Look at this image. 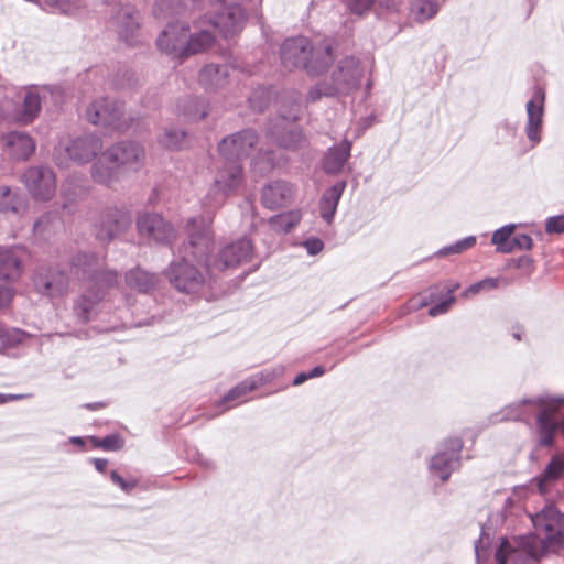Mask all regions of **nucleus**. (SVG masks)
Returning a JSON list of instances; mask_svg holds the SVG:
<instances>
[{
    "instance_id": "f257e3e1",
    "label": "nucleus",
    "mask_w": 564,
    "mask_h": 564,
    "mask_svg": "<svg viewBox=\"0 0 564 564\" xmlns=\"http://www.w3.org/2000/svg\"><path fill=\"white\" fill-rule=\"evenodd\" d=\"M531 522L534 534L501 539L495 554L498 564H530L564 547V516L554 506L532 514Z\"/></svg>"
},
{
    "instance_id": "f03ea898",
    "label": "nucleus",
    "mask_w": 564,
    "mask_h": 564,
    "mask_svg": "<svg viewBox=\"0 0 564 564\" xmlns=\"http://www.w3.org/2000/svg\"><path fill=\"white\" fill-rule=\"evenodd\" d=\"M523 421L528 422L535 416L538 443L542 447L554 444L556 432L564 437V397L542 393L519 400ZM564 478V452L554 455L543 473L535 478L538 489L546 494Z\"/></svg>"
},
{
    "instance_id": "7ed1b4c3",
    "label": "nucleus",
    "mask_w": 564,
    "mask_h": 564,
    "mask_svg": "<svg viewBox=\"0 0 564 564\" xmlns=\"http://www.w3.org/2000/svg\"><path fill=\"white\" fill-rule=\"evenodd\" d=\"M186 230L188 246L180 250L181 259L171 262L165 274L177 291L196 293L212 278L205 265L206 253L213 246L210 219L203 216L189 218Z\"/></svg>"
},
{
    "instance_id": "20e7f679",
    "label": "nucleus",
    "mask_w": 564,
    "mask_h": 564,
    "mask_svg": "<svg viewBox=\"0 0 564 564\" xmlns=\"http://www.w3.org/2000/svg\"><path fill=\"white\" fill-rule=\"evenodd\" d=\"M69 274L73 279L86 283L75 304V311L82 321L88 322L108 291L118 285L120 275L116 270L105 267L104 258L95 252H78L72 256Z\"/></svg>"
},
{
    "instance_id": "39448f33",
    "label": "nucleus",
    "mask_w": 564,
    "mask_h": 564,
    "mask_svg": "<svg viewBox=\"0 0 564 564\" xmlns=\"http://www.w3.org/2000/svg\"><path fill=\"white\" fill-rule=\"evenodd\" d=\"M280 56L285 68L302 67L311 75L323 73L334 59L330 41L325 40L316 45L305 36L285 40Z\"/></svg>"
},
{
    "instance_id": "423d86ee",
    "label": "nucleus",
    "mask_w": 564,
    "mask_h": 564,
    "mask_svg": "<svg viewBox=\"0 0 564 564\" xmlns=\"http://www.w3.org/2000/svg\"><path fill=\"white\" fill-rule=\"evenodd\" d=\"M261 0H213L204 15L208 25L224 37H232L242 31L248 14Z\"/></svg>"
},
{
    "instance_id": "0eeeda50",
    "label": "nucleus",
    "mask_w": 564,
    "mask_h": 564,
    "mask_svg": "<svg viewBox=\"0 0 564 564\" xmlns=\"http://www.w3.org/2000/svg\"><path fill=\"white\" fill-rule=\"evenodd\" d=\"M102 140L93 133L62 140L55 149V162L66 166L68 161L77 164L90 162L102 150Z\"/></svg>"
},
{
    "instance_id": "6e6552de",
    "label": "nucleus",
    "mask_w": 564,
    "mask_h": 564,
    "mask_svg": "<svg viewBox=\"0 0 564 564\" xmlns=\"http://www.w3.org/2000/svg\"><path fill=\"white\" fill-rule=\"evenodd\" d=\"M243 183V170L240 163L224 162L216 172L214 182L206 195V205L209 208L221 206L226 197L236 193Z\"/></svg>"
},
{
    "instance_id": "1a4fd4ad",
    "label": "nucleus",
    "mask_w": 564,
    "mask_h": 564,
    "mask_svg": "<svg viewBox=\"0 0 564 564\" xmlns=\"http://www.w3.org/2000/svg\"><path fill=\"white\" fill-rule=\"evenodd\" d=\"M206 253L205 265L209 275L225 269H232L251 260L253 256V245L250 239L241 238L236 241L224 245L215 256Z\"/></svg>"
},
{
    "instance_id": "9d476101",
    "label": "nucleus",
    "mask_w": 564,
    "mask_h": 564,
    "mask_svg": "<svg viewBox=\"0 0 564 564\" xmlns=\"http://www.w3.org/2000/svg\"><path fill=\"white\" fill-rule=\"evenodd\" d=\"M52 102L58 106L64 101V90L59 86H43L29 88L22 101V107L13 115L20 123H31L40 113L42 104Z\"/></svg>"
},
{
    "instance_id": "9b49d317",
    "label": "nucleus",
    "mask_w": 564,
    "mask_h": 564,
    "mask_svg": "<svg viewBox=\"0 0 564 564\" xmlns=\"http://www.w3.org/2000/svg\"><path fill=\"white\" fill-rule=\"evenodd\" d=\"M105 160L121 172H137L145 161L144 148L133 141H122L105 150Z\"/></svg>"
},
{
    "instance_id": "f8f14e48",
    "label": "nucleus",
    "mask_w": 564,
    "mask_h": 564,
    "mask_svg": "<svg viewBox=\"0 0 564 564\" xmlns=\"http://www.w3.org/2000/svg\"><path fill=\"white\" fill-rule=\"evenodd\" d=\"M362 68L357 58L350 56L338 62L330 75V94L347 96L360 86Z\"/></svg>"
},
{
    "instance_id": "ddd939ff",
    "label": "nucleus",
    "mask_w": 564,
    "mask_h": 564,
    "mask_svg": "<svg viewBox=\"0 0 564 564\" xmlns=\"http://www.w3.org/2000/svg\"><path fill=\"white\" fill-rule=\"evenodd\" d=\"M462 448L463 442L460 438L446 440L432 456L429 464L430 471L442 481L448 480L452 473L460 465Z\"/></svg>"
},
{
    "instance_id": "4468645a",
    "label": "nucleus",
    "mask_w": 564,
    "mask_h": 564,
    "mask_svg": "<svg viewBox=\"0 0 564 564\" xmlns=\"http://www.w3.org/2000/svg\"><path fill=\"white\" fill-rule=\"evenodd\" d=\"M86 117L90 123L111 130H122L127 127L122 105L109 98L94 100L86 110Z\"/></svg>"
},
{
    "instance_id": "2eb2a0df",
    "label": "nucleus",
    "mask_w": 564,
    "mask_h": 564,
    "mask_svg": "<svg viewBox=\"0 0 564 564\" xmlns=\"http://www.w3.org/2000/svg\"><path fill=\"white\" fill-rule=\"evenodd\" d=\"M300 106L294 102L288 113H282L269 129L270 138L281 148L297 149L304 142L301 130L294 124L297 120Z\"/></svg>"
},
{
    "instance_id": "dca6fc26",
    "label": "nucleus",
    "mask_w": 564,
    "mask_h": 564,
    "mask_svg": "<svg viewBox=\"0 0 564 564\" xmlns=\"http://www.w3.org/2000/svg\"><path fill=\"white\" fill-rule=\"evenodd\" d=\"M21 181L37 200H50L56 192V176L48 166H30L21 176Z\"/></svg>"
},
{
    "instance_id": "f3484780",
    "label": "nucleus",
    "mask_w": 564,
    "mask_h": 564,
    "mask_svg": "<svg viewBox=\"0 0 564 564\" xmlns=\"http://www.w3.org/2000/svg\"><path fill=\"white\" fill-rule=\"evenodd\" d=\"M131 224L132 216L127 209L109 207L100 213L96 221V238L109 242L124 234Z\"/></svg>"
},
{
    "instance_id": "a211bd4d",
    "label": "nucleus",
    "mask_w": 564,
    "mask_h": 564,
    "mask_svg": "<svg viewBox=\"0 0 564 564\" xmlns=\"http://www.w3.org/2000/svg\"><path fill=\"white\" fill-rule=\"evenodd\" d=\"M257 142V132L243 129L223 138L218 143V152L224 161L239 163L250 154Z\"/></svg>"
},
{
    "instance_id": "6ab92c4d",
    "label": "nucleus",
    "mask_w": 564,
    "mask_h": 564,
    "mask_svg": "<svg viewBox=\"0 0 564 564\" xmlns=\"http://www.w3.org/2000/svg\"><path fill=\"white\" fill-rule=\"evenodd\" d=\"M140 236L156 243L170 245L176 238L174 227L156 213H144L137 219Z\"/></svg>"
},
{
    "instance_id": "aec40b11",
    "label": "nucleus",
    "mask_w": 564,
    "mask_h": 564,
    "mask_svg": "<svg viewBox=\"0 0 564 564\" xmlns=\"http://www.w3.org/2000/svg\"><path fill=\"white\" fill-rule=\"evenodd\" d=\"M188 25L181 22L169 23L156 40L160 51L173 57L188 56Z\"/></svg>"
},
{
    "instance_id": "412c9836",
    "label": "nucleus",
    "mask_w": 564,
    "mask_h": 564,
    "mask_svg": "<svg viewBox=\"0 0 564 564\" xmlns=\"http://www.w3.org/2000/svg\"><path fill=\"white\" fill-rule=\"evenodd\" d=\"M545 91L541 87H535L531 99L525 104L527 122L525 135L531 142V148L541 142V132L544 116Z\"/></svg>"
},
{
    "instance_id": "4be33fe9",
    "label": "nucleus",
    "mask_w": 564,
    "mask_h": 564,
    "mask_svg": "<svg viewBox=\"0 0 564 564\" xmlns=\"http://www.w3.org/2000/svg\"><path fill=\"white\" fill-rule=\"evenodd\" d=\"M70 276L58 268L40 271L34 276V288L41 295L55 299L65 295L69 290Z\"/></svg>"
},
{
    "instance_id": "5701e85b",
    "label": "nucleus",
    "mask_w": 564,
    "mask_h": 564,
    "mask_svg": "<svg viewBox=\"0 0 564 564\" xmlns=\"http://www.w3.org/2000/svg\"><path fill=\"white\" fill-rule=\"evenodd\" d=\"M295 195L294 186L282 180L271 181L261 191V204L268 209L282 208L292 203Z\"/></svg>"
},
{
    "instance_id": "b1692460",
    "label": "nucleus",
    "mask_w": 564,
    "mask_h": 564,
    "mask_svg": "<svg viewBox=\"0 0 564 564\" xmlns=\"http://www.w3.org/2000/svg\"><path fill=\"white\" fill-rule=\"evenodd\" d=\"M26 250L22 246L0 247V280L14 281L23 270Z\"/></svg>"
},
{
    "instance_id": "393cba45",
    "label": "nucleus",
    "mask_w": 564,
    "mask_h": 564,
    "mask_svg": "<svg viewBox=\"0 0 564 564\" xmlns=\"http://www.w3.org/2000/svg\"><path fill=\"white\" fill-rule=\"evenodd\" d=\"M113 24L118 35L129 45L134 44V35L139 29V15L130 7H121L113 17Z\"/></svg>"
},
{
    "instance_id": "a878e982",
    "label": "nucleus",
    "mask_w": 564,
    "mask_h": 564,
    "mask_svg": "<svg viewBox=\"0 0 564 564\" xmlns=\"http://www.w3.org/2000/svg\"><path fill=\"white\" fill-rule=\"evenodd\" d=\"M215 41V35L207 20L202 17L194 22V32L188 30L187 53L197 54L209 48Z\"/></svg>"
},
{
    "instance_id": "bb28decb",
    "label": "nucleus",
    "mask_w": 564,
    "mask_h": 564,
    "mask_svg": "<svg viewBox=\"0 0 564 564\" xmlns=\"http://www.w3.org/2000/svg\"><path fill=\"white\" fill-rule=\"evenodd\" d=\"M6 148L11 158L25 161L33 154L35 142L25 132L12 131L6 135Z\"/></svg>"
},
{
    "instance_id": "cd10ccee",
    "label": "nucleus",
    "mask_w": 564,
    "mask_h": 564,
    "mask_svg": "<svg viewBox=\"0 0 564 564\" xmlns=\"http://www.w3.org/2000/svg\"><path fill=\"white\" fill-rule=\"evenodd\" d=\"M346 188V182L340 181L326 189L319 200V215L326 224H332L338 203Z\"/></svg>"
},
{
    "instance_id": "c85d7f7f",
    "label": "nucleus",
    "mask_w": 564,
    "mask_h": 564,
    "mask_svg": "<svg viewBox=\"0 0 564 564\" xmlns=\"http://www.w3.org/2000/svg\"><path fill=\"white\" fill-rule=\"evenodd\" d=\"M230 67L226 64H208L199 72V84L207 90L221 88L226 85Z\"/></svg>"
},
{
    "instance_id": "c756f323",
    "label": "nucleus",
    "mask_w": 564,
    "mask_h": 564,
    "mask_svg": "<svg viewBox=\"0 0 564 564\" xmlns=\"http://www.w3.org/2000/svg\"><path fill=\"white\" fill-rule=\"evenodd\" d=\"M176 113L186 121L195 122L207 116L208 105L202 98L189 96L177 102Z\"/></svg>"
},
{
    "instance_id": "7c9ffc66",
    "label": "nucleus",
    "mask_w": 564,
    "mask_h": 564,
    "mask_svg": "<svg viewBox=\"0 0 564 564\" xmlns=\"http://www.w3.org/2000/svg\"><path fill=\"white\" fill-rule=\"evenodd\" d=\"M351 142L345 139L338 145L332 147L324 158V170L328 174L339 173L350 156Z\"/></svg>"
},
{
    "instance_id": "2f4dec72",
    "label": "nucleus",
    "mask_w": 564,
    "mask_h": 564,
    "mask_svg": "<svg viewBox=\"0 0 564 564\" xmlns=\"http://www.w3.org/2000/svg\"><path fill=\"white\" fill-rule=\"evenodd\" d=\"M26 207V198L21 192L9 186H0V213L19 214Z\"/></svg>"
},
{
    "instance_id": "473e14b6",
    "label": "nucleus",
    "mask_w": 564,
    "mask_h": 564,
    "mask_svg": "<svg viewBox=\"0 0 564 564\" xmlns=\"http://www.w3.org/2000/svg\"><path fill=\"white\" fill-rule=\"evenodd\" d=\"M119 172H121L118 167L110 164L105 160V151L101 153V156L91 166V177L93 180L106 186L112 185L119 178Z\"/></svg>"
},
{
    "instance_id": "72a5a7b5",
    "label": "nucleus",
    "mask_w": 564,
    "mask_h": 564,
    "mask_svg": "<svg viewBox=\"0 0 564 564\" xmlns=\"http://www.w3.org/2000/svg\"><path fill=\"white\" fill-rule=\"evenodd\" d=\"M158 276L143 271L139 268L132 269L126 273L127 285L138 292L145 293L155 286Z\"/></svg>"
},
{
    "instance_id": "f704fd0d",
    "label": "nucleus",
    "mask_w": 564,
    "mask_h": 564,
    "mask_svg": "<svg viewBox=\"0 0 564 564\" xmlns=\"http://www.w3.org/2000/svg\"><path fill=\"white\" fill-rule=\"evenodd\" d=\"M302 219V213L299 209L278 214L269 219L272 230L279 234H286L293 229Z\"/></svg>"
},
{
    "instance_id": "c9c22d12",
    "label": "nucleus",
    "mask_w": 564,
    "mask_h": 564,
    "mask_svg": "<svg viewBox=\"0 0 564 564\" xmlns=\"http://www.w3.org/2000/svg\"><path fill=\"white\" fill-rule=\"evenodd\" d=\"M517 225L508 224L494 231L491 243L496 246V250L500 253H511V236L514 232Z\"/></svg>"
},
{
    "instance_id": "e433bc0d",
    "label": "nucleus",
    "mask_w": 564,
    "mask_h": 564,
    "mask_svg": "<svg viewBox=\"0 0 564 564\" xmlns=\"http://www.w3.org/2000/svg\"><path fill=\"white\" fill-rule=\"evenodd\" d=\"M440 8V0H414L411 6V12L419 22H424L433 18Z\"/></svg>"
},
{
    "instance_id": "4c0bfd02",
    "label": "nucleus",
    "mask_w": 564,
    "mask_h": 564,
    "mask_svg": "<svg viewBox=\"0 0 564 564\" xmlns=\"http://www.w3.org/2000/svg\"><path fill=\"white\" fill-rule=\"evenodd\" d=\"M186 132L182 129L167 128L160 137L159 142L172 150L182 149L186 143Z\"/></svg>"
},
{
    "instance_id": "58836bf2",
    "label": "nucleus",
    "mask_w": 564,
    "mask_h": 564,
    "mask_svg": "<svg viewBox=\"0 0 564 564\" xmlns=\"http://www.w3.org/2000/svg\"><path fill=\"white\" fill-rule=\"evenodd\" d=\"M182 8V0H156L153 12L158 19H166L180 14Z\"/></svg>"
},
{
    "instance_id": "ea45409f",
    "label": "nucleus",
    "mask_w": 564,
    "mask_h": 564,
    "mask_svg": "<svg viewBox=\"0 0 564 564\" xmlns=\"http://www.w3.org/2000/svg\"><path fill=\"white\" fill-rule=\"evenodd\" d=\"M253 391L252 384L249 383L248 379H245L236 387L230 389L227 394L219 401L218 405H226V409L231 408L230 403H239L240 398L245 397L248 392Z\"/></svg>"
},
{
    "instance_id": "a19ab883",
    "label": "nucleus",
    "mask_w": 564,
    "mask_h": 564,
    "mask_svg": "<svg viewBox=\"0 0 564 564\" xmlns=\"http://www.w3.org/2000/svg\"><path fill=\"white\" fill-rule=\"evenodd\" d=\"M501 278H485L471 285H469L463 293L462 296L469 299L481 292H489L499 286Z\"/></svg>"
},
{
    "instance_id": "79ce46f5",
    "label": "nucleus",
    "mask_w": 564,
    "mask_h": 564,
    "mask_svg": "<svg viewBox=\"0 0 564 564\" xmlns=\"http://www.w3.org/2000/svg\"><path fill=\"white\" fill-rule=\"evenodd\" d=\"M44 6L53 11L73 14L82 6V0H44Z\"/></svg>"
},
{
    "instance_id": "37998d69",
    "label": "nucleus",
    "mask_w": 564,
    "mask_h": 564,
    "mask_svg": "<svg viewBox=\"0 0 564 564\" xmlns=\"http://www.w3.org/2000/svg\"><path fill=\"white\" fill-rule=\"evenodd\" d=\"M475 243H476V237L468 236V237H465V238L456 241L455 243H453L451 246L441 248L436 254H438L441 257H445L448 254H458V253H462L463 251L471 248Z\"/></svg>"
},
{
    "instance_id": "c03bdc74",
    "label": "nucleus",
    "mask_w": 564,
    "mask_h": 564,
    "mask_svg": "<svg viewBox=\"0 0 564 564\" xmlns=\"http://www.w3.org/2000/svg\"><path fill=\"white\" fill-rule=\"evenodd\" d=\"M330 83L329 82H321L313 86L307 95V102H316L323 97H337L336 94H330Z\"/></svg>"
},
{
    "instance_id": "a18cd8bd",
    "label": "nucleus",
    "mask_w": 564,
    "mask_h": 564,
    "mask_svg": "<svg viewBox=\"0 0 564 564\" xmlns=\"http://www.w3.org/2000/svg\"><path fill=\"white\" fill-rule=\"evenodd\" d=\"M96 447H100L105 451H118L123 445V440L118 434H110L104 438H91Z\"/></svg>"
},
{
    "instance_id": "49530a36",
    "label": "nucleus",
    "mask_w": 564,
    "mask_h": 564,
    "mask_svg": "<svg viewBox=\"0 0 564 564\" xmlns=\"http://www.w3.org/2000/svg\"><path fill=\"white\" fill-rule=\"evenodd\" d=\"M521 406L519 401L506 405L498 414L500 417L497 421H523Z\"/></svg>"
},
{
    "instance_id": "de8ad7c7",
    "label": "nucleus",
    "mask_w": 564,
    "mask_h": 564,
    "mask_svg": "<svg viewBox=\"0 0 564 564\" xmlns=\"http://www.w3.org/2000/svg\"><path fill=\"white\" fill-rule=\"evenodd\" d=\"M270 99V93L267 89H259L249 97L250 107L257 111H263Z\"/></svg>"
},
{
    "instance_id": "09e8293b",
    "label": "nucleus",
    "mask_w": 564,
    "mask_h": 564,
    "mask_svg": "<svg viewBox=\"0 0 564 564\" xmlns=\"http://www.w3.org/2000/svg\"><path fill=\"white\" fill-rule=\"evenodd\" d=\"M278 373L273 370L260 371L256 375L250 376L248 379L249 383L252 384V389L256 390L269 382H271Z\"/></svg>"
},
{
    "instance_id": "8fccbe9b",
    "label": "nucleus",
    "mask_w": 564,
    "mask_h": 564,
    "mask_svg": "<svg viewBox=\"0 0 564 564\" xmlns=\"http://www.w3.org/2000/svg\"><path fill=\"white\" fill-rule=\"evenodd\" d=\"M375 0H345L347 8L355 14L361 15L372 7Z\"/></svg>"
},
{
    "instance_id": "3c124183",
    "label": "nucleus",
    "mask_w": 564,
    "mask_h": 564,
    "mask_svg": "<svg viewBox=\"0 0 564 564\" xmlns=\"http://www.w3.org/2000/svg\"><path fill=\"white\" fill-rule=\"evenodd\" d=\"M455 302L454 295H448L441 302L436 303L435 305L431 306L429 310V315L432 317L445 314L452 304Z\"/></svg>"
},
{
    "instance_id": "603ef678",
    "label": "nucleus",
    "mask_w": 564,
    "mask_h": 564,
    "mask_svg": "<svg viewBox=\"0 0 564 564\" xmlns=\"http://www.w3.org/2000/svg\"><path fill=\"white\" fill-rule=\"evenodd\" d=\"M545 230L547 234L564 232V215L552 216L546 219Z\"/></svg>"
},
{
    "instance_id": "864d4df0",
    "label": "nucleus",
    "mask_w": 564,
    "mask_h": 564,
    "mask_svg": "<svg viewBox=\"0 0 564 564\" xmlns=\"http://www.w3.org/2000/svg\"><path fill=\"white\" fill-rule=\"evenodd\" d=\"M512 251L514 250H531L533 247V240L529 235L522 234L511 239Z\"/></svg>"
},
{
    "instance_id": "5fc2aeb1",
    "label": "nucleus",
    "mask_w": 564,
    "mask_h": 564,
    "mask_svg": "<svg viewBox=\"0 0 564 564\" xmlns=\"http://www.w3.org/2000/svg\"><path fill=\"white\" fill-rule=\"evenodd\" d=\"M302 245L310 256L318 254L324 248V242L317 237H310Z\"/></svg>"
},
{
    "instance_id": "6e6d98bb",
    "label": "nucleus",
    "mask_w": 564,
    "mask_h": 564,
    "mask_svg": "<svg viewBox=\"0 0 564 564\" xmlns=\"http://www.w3.org/2000/svg\"><path fill=\"white\" fill-rule=\"evenodd\" d=\"M110 479L124 492H130L137 485L135 480H124L116 470L110 473Z\"/></svg>"
},
{
    "instance_id": "4d7b16f0",
    "label": "nucleus",
    "mask_w": 564,
    "mask_h": 564,
    "mask_svg": "<svg viewBox=\"0 0 564 564\" xmlns=\"http://www.w3.org/2000/svg\"><path fill=\"white\" fill-rule=\"evenodd\" d=\"M265 156V161L263 162V166H259L260 165V160L262 158V154L259 153L253 160H252V165L254 169H259L260 172H267V171H270L273 166H274V160L272 158V154L271 153H264L263 154Z\"/></svg>"
},
{
    "instance_id": "13d9d810",
    "label": "nucleus",
    "mask_w": 564,
    "mask_h": 564,
    "mask_svg": "<svg viewBox=\"0 0 564 564\" xmlns=\"http://www.w3.org/2000/svg\"><path fill=\"white\" fill-rule=\"evenodd\" d=\"M26 334L19 329H13L11 332L7 330V335L4 337V341H0L2 345L13 346L22 341L23 337Z\"/></svg>"
},
{
    "instance_id": "bf43d9fd",
    "label": "nucleus",
    "mask_w": 564,
    "mask_h": 564,
    "mask_svg": "<svg viewBox=\"0 0 564 564\" xmlns=\"http://www.w3.org/2000/svg\"><path fill=\"white\" fill-rule=\"evenodd\" d=\"M497 129L498 131L513 138L517 133V123L510 120H503L497 126Z\"/></svg>"
},
{
    "instance_id": "052dcab7",
    "label": "nucleus",
    "mask_w": 564,
    "mask_h": 564,
    "mask_svg": "<svg viewBox=\"0 0 564 564\" xmlns=\"http://www.w3.org/2000/svg\"><path fill=\"white\" fill-rule=\"evenodd\" d=\"M13 297V291L10 286H0V308L9 305Z\"/></svg>"
},
{
    "instance_id": "680f3d73",
    "label": "nucleus",
    "mask_w": 564,
    "mask_h": 564,
    "mask_svg": "<svg viewBox=\"0 0 564 564\" xmlns=\"http://www.w3.org/2000/svg\"><path fill=\"white\" fill-rule=\"evenodd\" d=\"M53 215H43L40 219L34 223V231L41 234L45 230L46 226L51 223Z\"/></svg>"
},
{
    "instance_id": "e2e57ef3",
    "label": "nucleus",
    "mask_w": 564,
    "mask_h": 564,
    "mask_svg": "<svg viewBox=\"0 0 564 564\" xmlns=\"http://www.w3.org/2000/svg\"><path fill=\"white\" fill-rule=\"evenodd\" d=\"M533 259L529 256H521L516 260V267L519 269H531Z\"/></svg>"
},
{
    "instance_id": "0e129e2a",
    "label": "nucleus",
    "mask_w": 564,
    "mask_h": 564,
    "mask_svg": "<svg viewBox=\"0 0 564 564\" xmlns=\"http://www.w3.org/2000/svg\"><path fill=\"white\" fill-rule=\"evenodd\" d=\"M30 394H4L0 393V404L7 403L9 401H18L29 398Z\"/></svg>"
},
{
    "instance_id": "69168bd1",
    "label": "nucleus",
    "mask_w": 564,
    "mask_h": 564,
    "mask_svg": "<svg viewBox=\"0 0 564 564\" xmlns=\"http://www.w3.org/2000/svg\"><path fill=\"white\" fill-rule=\"evenodd\" d=\"M486 544H487V542H485L484 533H482L481 536L479 538V540L476 541V543H475V554H476V557L478 561L481 557V553L486 551Z\"/></svg>"
},
{
    "instance_id": "338daca9",
    "label": "nucleus",
    "mask_w": 564,
    "mask_h": 564,
    "mask_svg": "<svg viewBox=\"0 0 564 564\" xmlns=\"http://www.w3.org/2000/svg\"><path fill=\"white\" fill-rule=\"evenodd\" d=\"M459 286H460V284H459L458 282H456V281H447V282L444 284L443 289H444V290H446V292H447V296H448V295H453V293H454L456 290H458V289H459Z\"/></svg>"
},
{
    "instance_id": "774afa93",
    "label": "nucleus",
    "mask_w": 564,
    "mask_h": 564,
    "mask_svg": "<svg viewBox=\"0 0 564 564\" xmlns=\"http://www.w3.org/2000/svg\"><path fill=\"white\" fill-rule=\"evenodd\" d=\"M377 1L381 7L387 8V9H395L402 2V0H377Z\"/></svg>"
}]
</instances>
